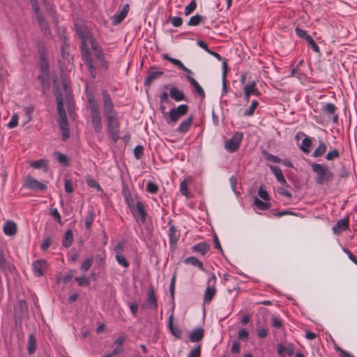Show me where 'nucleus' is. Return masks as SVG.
<instances>
[{
    "mask_svg": "<svg viewBox=\"0 0 357 357\" xmlns=\"http://www.w3.org/2000/svg\"><path fill=\"white\" fill-rule=\"evenodd\" d=\"M76 32L82 39L81 50L82 57L88 66L91 75L93 77H95L96 75V67L93 65L91 55V50L93 51L96 57L98 59L100 66H101L104 70H107L108 68L107 62L105 59V56L101 48L91 32L84 30L81 27H77Z\"/></svg>",
    "mask_w": 357,
    "mask_h": 357,
    "instance_id": "obj_1",
    "label": "nucleus"
},
{
    "mask_svg": "<svg viewBox=\"0 0 357 357\" xmlns=\"http://www.w3.org/2000/svg\"><path fill=\"white\" fill-rule=\"evenodd\" d=\"M54 84L56 88L55 96L57 102V113L59 116L58 123L62 135V139L63 141H66L70 137V130L64 106L66 105L69 113L70 114L72 107V96L70 89L66 82L63 83L62 90L59 89L55 79H54Z\"/></svg>",
    "mask_w": 357,
    "mask_h": 357,
    "instance_id": "obj_2",
    "label": "nucleus"
},
{
    "mask_svg": "<svg viewBox=\"0 0 357 357\" xmlns=\"http://www.w3.org/2000/svg\"><path fill=\"white\" fill-rule=\"evenodd\" d=\"M103 110L108 132L114 142H116L119 139V121L112 100L106 93H103Z\"/></svg>",
    "mask_w": 357,
    "mask_h": 357,
    "instance_id": "obj_3",
    "label": "nucleus"
},
{
    "mask_svg": "<svg viewBox=\"0 0 357 357\" xmlns=\"http://www.w3.org/2000/svg\"><path fill=\"white\" fill-rule=\"evenodd\" d=\"M86 98L93 128L96 132L100 133L102 131V123L99 104L92 93H88Z\"/></svg>",
    "mask_w": 357,
    "mask_h": 357,
    "instance_id": "obj_4",
    "label": "nucleus"
},
{
    "mask_svg": "<svg viewBox=\"0 0 357 357\" xmlns=\"http://www.w3.org/2000/svg\"><path fill=\"white\" fill-rule=\"evenodd\" d=\"M312 169L317 174L316 181L319 184L331 182L333 178V172L324 165L313 163Z\"/></svg>",
    "mask_w": 357,
    "mask_h": 357,
    "instance_id": "obj_5",
    "label": "nucleus"
},
{
    "mask_svg": "<svg viewBox=\"0 0 357 357\" xmlns=\"http://www.w3.org/2000/svg\"><path fill=\"white\" fill-rule=\"evenodd\" d=\"M126 202L136 220H140L142 223H144L146 220L147 213L146 212L144 204L141 202H137L136 203V207L134 208L132 202L127 197H126Z\"/></svg>",
    "mask_w": 357,
    "mask_h": 357,
    "instance_id": "obj_6",
    "label": "nucleus"
},
{
    "mask_svg": "<svg viewBox=\"0 0 357 357\" xmlns=\"http://www.w3.org/2000/svg\"><path fill=\"white\" fill-rule=\"evenodd\" d=\"M215 283V276L211 274L207 280V287L204 295V302L205 303H209L214 297L216 293Z\"/></svg>",
    "mask_w": 357,
    "mask_h": 357,
    "instance_id": "obj_7",
    "label": "nucleus"
},
{
    "mask_svg": "<svg viewBox=\"0 0 357 357\" xmlns=\"http://www.w3.org/2000/svg\"><path fill=\"white\" fill-rule=\"evenodd\" d=\"M40 71L41 75L38 76V79H40L42 84H45L47 82L49 84L50 82V77H49V63L47 60V56L45 53H41L40 55Z\"/></svg>",
    "mask_w": 357,
    "mask_h": 357,
    "instance_id": "obj_8",
    "label": "nucleus"
},
{
    "mask_svg": "<svg viewBox=\"0 0 357 357\" xmlns=\"http://www.w3.org/2000/svg\"><path fill=\"white\" fill-rule=\"evenodd\" d=\"M243 139L241 132H236L231 139L225 143V149L229 153L235 152L239 148Z\"/></svg>",
    "mask_w": 357,
    "mask_h": 357,
    "instance_id": "obj_9",
    "label": "nucleus"
},
{
    "mask_svg": "<svg viewBox=\"0 0 357 357\" xmlns=\"http://www.w3.org/2000/svg\"><path fill=\"white\" fill-rule=\"evenodd\" d=\"M188 111V107L182 104L177 107L172 108L169 112V117L172 122H176L181 116L185 115Z\"/></svg>",
    "mask_w": 357,
    "mask_h": 357,
    "instance_id": "obj_10",
    "label": "nucleus"
},
{
    "mask_svg": "<svg viewBox=\"0 0 357 357\" xmlns=\"http://www.w3.org/2000/svg\"><path fill=\"white\" fill-rule=\"evenodd\" d=\"M24 186L35 191L43 192L47 190L45 184L42 183L31 176H27L24 183Z\"/></svg>",
    "mask_w": 357,
    "mask_h": 357,
    "instance_id": "obj_11",
    "label": "nucleus"
},
{
    "mask_svg": "<svg viewBox=\"0 0 357 357\" xmlns=\"http://www.w3.org/2000/svg\"><path fill=\"white\" fill-rule=\"evenodd\" d=\"M47 264L44 259L36 260L32 264V270L34 275L40 277L43 275V272L47 269Z\"/></svg>",
    "mask_w": 357,
    "mask_h": 357,
    "instance_id": "obj_12",
    "label": "nucleus"
},
{
    "mask_svg": "<svg viewBox=\"0 0 357 357\" xmlns=\"http://www.w3.org/2000/svg\"><path fill=\"white\" fill-rule=\"evenodd\" d=\"M32 8L37 16V21L40 28L43 31L47 30V24L45 21L43 16L39 12V6L37 0H30Z\"/></svg>",
    "mask_w": 357,
    "mask_h": 357,
    "instance_id": "obj_13",
    "label": "nucleus"
},
{
    "mask_svg": "<svg viewBox=\"0 0 357 357\" xmlns=\"http://www.w3.org/2000/svg\"><path fill=\"white\" fill-rule=\"evenodd\" d=\"M147 305L148 307L151 310H155L158 307L157 298L155 296V289L152 286L149 287L148 290Z\"/></svg>",
    "mask_w": 357,
    "mask_h": 357,
    "instance_id": "obj_14",
    "label": "nucleus"
},
{
    "mask_svg": "<svg viewBox=\"0 0 357 357\" xmlns=\"http://www.w3.org/2000/svg\"><path fill=\"white\" fill-rule=\"evenodd\" d=\"M244 94L255 95L258 96L260 94L259 89L257 88V84L255 81L248 83L243 87Z\"/></svg>",
    "mask_w": 357,
    "mask_h": 357,
    "instance_id": "obj_15",
    "label": "nucleus"
},
{
    "mask_svg": "<svg viewBox=\"0 0 357 357\" xmlns=\"http://www.w3.org/2000/svg\"><path fill=\"white\" fill-rule=\"evenodd\" d=\"M192 120L193 118L192 116L184 119L178 126L176 131L183 134L187 132L192 126Z\"/></svg>",
    "mask_w": 357,
    "mask_h": 357,
    "instance_id": "obj_16",
    "label": "nucleus"
},
{
    "mask_svg": "<svg viewBox=\"0 0 357 357\" xmlns=\"http://www.w3.org/2000/svg\"><path fill=\"white\" fill-rule=\"evenodd\" d=\"M128 13V5L126 4L119 13L115 14L112 17L113 24H118L121 23L126 18Z\"/></svg>",
    "mask_w": 357,
    "mask_h": 357,
    "instance_id": "obj_17",
    "label": "nucleus"
},
{
    "mask_svg": "<svg viewBox=\"0 0 357 357\" xmlns=\"http://www.w3.org/2000/svg\"><path fill=\"white\" fill-rule=\"evenodd\" d=\"M3 232L6 236H13L17 233V225L13 221H8L4 224Z\"/></svg>",
    "mask_w": 357,
    "mask_h": 357,
    "instance_id": "obj_18",
    "label": "nucleus"
},
{
    "mask_svg": "<svg viewBox=\"0 0 357 357\" xmlns=\"http://www.w3.org/2000/svg\"><path fill=\"white\" fill-rule=\"evenodd\" d=\"M349 227V220L347 218L340 219L337 224L333 226V231L335 234H340L341 231L346 230Z\"/></svg>",
    "mask_w": 357,
    "mask_h": 357,
    "instance_id": "obj_19",
    "label": "nucleus"
},
{
    "mask_svg": "<svg viewBox=\"0 0 357 357\" xmlns=\"http://www.w3.org/2000/svg\"><path fill=\"white\" fill-rule=\"evenodd\" d=\"M169 96L177 102L183 100L185 98L184 93L176 86H172L170 88Z\"/></svg>",
    "mask_w": 357,
    "mask_h": 357,
    "instance_id": "obj_20",
    "label": "nucleus"
},
{
    "mask_svg": "<svg viewBox=\"0 0 357 357\" xmlns=\"http://www.w3.org/2000/svg\"><path fill=\"white\" fill-rule=\"evenodd\" d=\"M209 250V245L205 242L199 243L192 247L193 252L199 253L202 256L205 255Z\"/></svg>",
    "mask_w": 357,
    "mask_h": 357,
    "instance_id": "obj_21",
    "label": "nucleus"
},
{
    "mask_svg": "<svg viewBox=\"0 0 357 357\" xmlns=\"http://www.w3.org/2000/svg\"><path fill=\"white\" fill-rule=\"evenodd\" d=\"M269 168L279 182H280L282 184L287 183L283 173L279 167L276 166L269 165Z\"/></svg>",
    "mask_w": 357,
    "mask_h": 357,
    "instance_id": "obj_22",
    "label": "nucleus"
},
{
    "mask_svg": "<svg viewBox=\"0 0 357 357\" xmlns=\"http://www.w3.org/2000/svg\"><path fill=\"white\" fill-rule=\"evenodd\" d=\"M204 335V331L202 328H196L193 330L191 333L190 334V340L193 342H198L199 341Z\"/></svg>",
    "mask_w": 357,
    "mask_h": 357,
    "instance_id": "obj_23",
    "label": "nucleus"
},
{
    "mask_svg": "<svg viewBox=\"0 0 357 357\" xmlns=\"http://www.w3.org/2000/svg\"><path fill=\"white\" fill-rule=\"evenodd\" d=\"M37 348L36 340L33 335L31 334L28 338L27 350L29 354L35 353Z\"/></svg>",
    "mask_w": 357,
    "mask_h": 357,
    "instance_id": "obj_24",
    "label": "nucleus"
},
{
    "mask_svg": "<svg viewBox=\"0 0 357 357\" xmlns=\"http://www.w3.org/2000/svg\"><path fill=\"white\" fill-rule=\"evenodd\" d=\"M30 166L34 169H45V171L47 169L48 161L45 159H40L38 160L31 161Z\"/></svg>",
    "mask_w": 357,
    "mask_h": 357,
    "instance_id": "obj_25",
    "label": "nucleus"
},
{
    "mask_svg": "<svg viewBox=\"0 0 357 357\" xmlns=\"http://www.w3.org/2000/svg\"><path fill=\"white\" fill-rule=\"evenodd\" d=\"M190 84L195 88L197 93L201 96H204V91L199 83L191 76H186Z\"/></svg>",
    "mask_w": 357,
    "mask_h": 357,
    "instance_id": "obj_26",
    "label": "nucleus"
},
{
    "mask_svg": "<svg viewBox=\"0 0 357 357\" xmlns=\"http://www.w3.org/2000/svg\"><path fill=\"white\" fill-rule=\"evenodd\" d=\"M163 74L162 71H151L149 73L148 76L145 80L144 84L149 85L153 80L158 78Z\"/></svg>",
    "mask_w": 357,
    "mask_h": 357,
    "instance_id": "obj_27",
    "label": "nucleus"
},
{
    "mask_svg": "<svg viewBox=\"0 0 357 357\" xmlns=\"http://www.w3.org/2000/svg\"><path fill=\"white\" fill-rule=\"evenodd\" d=\"M54 157L56 158L58 162L63 165V166H68L70 164L69 158L68 156L65 154H63L59 152H54Z\"/></svg>",
    "mask_w": 357,
    "mask_h": 357,
    "instance_id": "obj_28",
    "label": "nucleus"
},
{
    "mask_svg": "<svg viewBox=\"0 0 357 357\" xmlns=\"http://www.w3.org/2000/svg\"><path fill=\"white\" fill-rule=\"evenodd\" d=\"M185 264H190L194 266H197L201 271H204V268L202 261L195 257H190L185 259Z\"/></svg>",
    "mask_w": 357,
    "mask_h": 357,
    "instance_id": "obj_29",
    "label": "nucleus"
},
{
    "mask_svg": "<svg viewBox=\"0 0 357 357\" xmlns=\"http://www.w3.org/2000/svg\"><path fill=\"white\" fill-rule=\"evenodd\" d=\"M73 241V234L71 230H68L65 233L64 239L62 242V245L65 248H68L71 245Z\"/></svg>",
    "mask_w": 357,
    "mask_h": 357,
    "instance_id": "obj_30",
    "label": "nucleus"
},
{
    "mask_svg": "<svg viewBox=\"0 0 357 357\" xmlns=\"http://www.w3.org/2000/svg\"><path fill=\"white\" fill-rule=\"evenodd\" d=\"M168 234L170 243H176L178 238V234L174 226L169 227Z\"/></svg>",
    "mask_w": 357,
    "mask_h": 357,
    "instance_id": "obj_31",
    "label": "nucleus"
},
{
    "mask_svg": "<svg viewBox=\"0 0 357 357\" xmlns=\"http://www.w3.org/2000/svg\"><path fill=\"white\" fill-rule=\"evenodd\" d=\"M326 145L325 143L320 142L318 147L314 150L312 155L314 157H320L326 151Z\"/></svg>",
    "mask_w": 357,
    "mask_h": 357,
    "instance_id": "obj_32",
    "label": "nucleus"
},
{
    "mask_svg": "<svg viewBox=\"0 0 357 357\" xmlns=\"http://www.w3.org/2000/svg\"><path fill=\"white\" fill-rule=\"evenodd\" d=\"M255 205L260 210L264 211L271 206L270 203L268 202H263L260 200L259 198L255 197L254 199Z\"/></svg>",
    "mask_w": 357,
    "mask_h": 357,
    "instance_id": "obj_33",
    "label": "nucleus"
},
{
    "mask_svg": "<svg viewBox=\"0 0 357 357\" xmlns=\"http://www.w3.org/2000/svg\"><path fill=\"white\" fill-rule=\"evenodd\" d=\"M258 105H259L258 101L253 100L251 102V105L249 107V108L244 112V116H252L254 114L255 111Z\"/></svg>",
    "mask_w": 357,
    "mask_h": 357,
    "instance_id": "obj_34",
    "label": "nucleus"
},
{
    "mask_svg": "<svg viewBox=\"0 0 357 357\" xmlns=\"http://www.w3.org/2000/svg\"><path fill=\"white\" fill-rule=\"evenodd\" d=\"M203 19V16L197 14L190 17V20L188 22V24L189 26H197Z\"/></svg>",
    "mask_w": 357,
    "mask_h": 357,
    "instance_id": "obj_35",
    "label": "nucleus"
},
{
    "mask_svg": "<svg viewBox=\"0 0 357 357\" xmlns=\"http://www.w3.org/2000/svg\"><path fill=\"white\" fill-rule=\"evenodd\" d=\"M311 144H312L311 139L308 137H305L302 140L300 148L303 152L308 153L309 148L311 146Z\"/></svg>",
    "mask_w": 357,
    "mask_h": 357,
    "instance_id": "obj_36",
    "label": "nucleus"
},
{
    "mask_svg": "<svg viewBox=\"0 0 357 357\" xmlns=\"http://www.w3.org/2000/svg\"><path fill=\"white\" fill-rule=\"evenodd\" d=\"M25 116H26V121L25 123L29 122L32 119V114L33 112V106H28L24 108L23 109Z\"/></svg>",
    "mask_w": 357,
    "mask_h": 357,
    "instance_id": "obj_37",
    "label": "nucleus"
},
{
    "mask_svg": "<svg viewBox=\"0 0 357 357\" xmlns=\"http://www.w3.org/2000/svg\"><path fill=\"white\" fill-rule=\"evenodd\" d=\"M93 262V257H89V258L86 259L83 262V264H82V266L80 267L81 271H82L84 272H86L90 268V267L91 266Z\"/></svg>",
    "mask_w": 357,
    "mask_h": 357,
    "instance_id": "obj_38",
    "label": "nucleus"
},
{
    "mask_svg": "<svg viewBox=\"0 0 357 357\" xmlns=\"http://www.w3.org/2000/svg\"><path fill=\"white\" fill-rule=\"evenodd\" d=\"M116 260L118 264L122 266L124 268H128L129 266V263L127 259L123 256L121 254L116 255Z\"/></svg>",
    "mask_w": 357,
    "mask_h": 357,
    "instance_id": "obj_39",
    "label": "nucleus"
},
{
    "mask_svg": "<svg viewBox=\"0 0 357 357\" xmlns=\"http://www.w3.org/2000/svg\"><path fill=\"white\" fill-rule=\"evenodd\" d=\"M86 183L91 188H96L98 190H102L100 185L91 176L86 177Z\"/></svg>",
    "mask_w": 357,
    "mask_h": 357,
    "instance_id": "obj_40",
    "label": "nucleus"
},
{
    "mask_svg": "<svg viewBox=\"0 0 357 357\" xmlns=\"http://www.w3.org/2000/svg\"><path fill=\"white\" fill-rule=\"evenodd\" d=\"M179 189L181 193L183 195L185 196L186 197H188V179H185L181 182Z\"/></svg>",
    "mask_w": 357,
    "mask_h": 357,
    "instance_id": "obj_41",
    "label": "nucleus"
},
{
    "mask_svg": "<svg viewBox=\"0 0 357 357\" xmlns=\"http://www.w3.org/2000/svg\"><path fill=\"white\" fill-rule=\"evenodd\" d=\"M163 58L181 69L183 66V63L180 60L172 58L169 56L167 54H164Z\"/></svg>",
    "mask_w": 357,
    "mask_h": 357,
    "instance_id": "obj_42",
    "label": "nucleus"
},
{
    "mask_svg": "<svg viewBox=\"0 0 357 357\" xmlns=\"http://www.w3.org/2000/svg\"><path fill=\"white\" fill-rule=\"evenodd\" d=\"M197 7V3L195 0L192 1L185 8V15H189L191 13H192Z\"/></svg>",
    "mask_w": 357,
    "mask_h": 357,
    "instance_id": "obj_43",
    "label": "nucleus"
},
{
    "mask_svg": "<svg viewBox=\"0 0 357 357\" xmlns=\"http://www.w3.org/2000/svg\"><path fill=\"white\" fill-rule=\"evenodd\" d=\"M158 190V186L153 182H148L146 184V191L151 194H155Z\"/></svg>",
    "mask_w": 357,
    "mask_h": 357,
    "instance_id": "obj_44",
    "label": "nucleus"
},
{
    "mask_svg": "<svg viewBox=\"0 0 357 357\" xmlns=\"http://www.w3.org/2000/svg\"><path fill=\"white\" fill-rule=\"evenodd\" d=\"M169 330L172 333V334L176 337V338H180L181 335H182V332L181 331V329L178 327V326H174V325L172 326H169Z\"/></svg>",
    "mask_w": 357,
    "mask_h": 357,
    "instance_id": "obj_45",
    "label": "nucleus"
},
{
    "mask_svg": "<svg viewBox=\"0 0 357 357\" xmlns=\"http://www.w3.org/2000/svg\"><path fill=\"white\" fill-rule=\"evenodd\" d=\"M18 123V116L17 114H13L11 119L8 123V128H14L17 126Z\"/></svg>",
    "mask_w": 357,
    "mask_h": 357,
    "instance_id": "obj_46",
    "label": "nucleus"
},
{
    "mask_svg": "<svg viewBox=\"0 0 357 357\" xmlns=\"http://www.w3.org/2000/svg\"><path fill=\"white\" fill-rule=\"evenodd\" d=\"M94 220V214L93 212L89 213L88 216L85 218V225L86 229H89Z\"/></svg>",
    "mask_w": 357,
    "mask_h": 357,
    "instance_id": "obj_47",
    "label": "nucleus"
},
{
    "mask_svg": "<svg viewBox=\"0 0 357 357\" xmlns=\"http://www.w3.org/2000/svg\"><path fill=\"white\" fill-rule=\"evenodd\" d=\"M339 156H340L339 151L337 149H334L331 151H329L326 154V158L328 160H333L335 158H339Z\"/></svg>",
    "mask_w": 357,
    "mask_h": 357,
    "instance_id": "obj_48",
    "label": "nucleus"
},
{
    "mask_svg": "<svg viewBox=\"0 0 357 357\" xmlns=\"http://www.w3.org/2000/svg\"><path fill=\"white\" fill-rule=\"evenodd\" d=\"M324 110L329 114H334L336 110V107L333 103H326L324 106Z\"/></svg>",
    "mask_w": 357,
    "mask_h": 357,
    "instance_id": "obj_49",
    "label": "nucleus"
},
{
    "mask_svg": "<svg viewBox=\"0 0 357 357\" xmlns=\"http://www.w3.org/2000/svg\"><path fill=\"white\" fill-rule=\"evenodd\" d=\"M170 21L172 25L175 27H179L183 24V20L180 17H171Z\"/></svg>",
    "mask_w": 357,
    "mask_h": 357,
    "instance_id": "obj_50",
    "label": "nucleus"
},
{
    "mask_svg": "<svg viewBox=\"0 0 357 357\" xmlns=\"http://www.w3.org/2000/svg\"><path fill=\"white\" fill-rule=\"evenodd\" d=\"M295 31L298 36H299L301 38L305 39V40H307V38L308 37H311L310 35L307 33V32L305 30L301 29L298 27H296L295 29Z\"/></svg>",
    "mask_w": 357,
    "mask_h": 357,
    "instance_id": "obj_51",
    "label": "nucleus"
},
{
    "mask_svg": "<svg viewBox=\"0 0 357 357\" xmlns=\"http://www.w3.org/2000/svg\"><path fill=\"white\" fill-rule=\"evenodd\" d=\"M271 326L275 328H280L282 326V323L278 317H273L271 319Z\"/></svg>",
    "mask_w": 357,
    "mask_h": 357,
    "instance_id": "obj_52",
    "label": "nucleus"
},
{
    "mask_svg": "<svg viewBox=\"0 0 357 357\" xmlns=\"http://www.w3.org/2000/svg\"><path fill=\"white\" fill-rule=\"evenodd\" d=\"M50 214L55 218L58 223L62 224L61 217L57 208H52L50 211Z\"/></svg>",
    "mask_w": 357,
    "mask_h": 357,
    "instance_id": "obj_53",
    "label": "nucleus"
},
{
    "mask_svg": "<svg viewBox=\"0 0 357 357\" xmlns=\"http://www.w3.org/2000/svg\"><path fill=\"white\" fill-rule=\"evenodd\" d=\"M308 44L311 46L312 49L315 52H319V47L317 44L314 42V40L312 38V37H308L306 40Z\"/></svg>",
    "mask_w": 357,
    "mask_h": 357,
    "instance_id": "obj_54",
    "label": "nucleus"
},
{
    "mask_svg": "<svg viewBox=\"0 0 357 357\" xmlns=\"http://www.w3.org/2000/svg\"><path fill=\"white\" fill-rule=\"evenodd\" d=\"M75 280L77 281L79 286H88L89 281L84 275L81 277H77Z\"/></svg>",
    "mask_w": 357,
    "mask_h": 357,
    "instance_id": "obj_55",
    "label": "nucleus"
},
{
    "mask_svg": "<svg viewBox=\"0 0 357 357\" xmlns=\"http://www.w3.org/2000/svg\"><path fill=\"white\" fill-rule=\"evenodd\" d=\"M123 351V348L116 347L112 351L104 355L102 357H113L114 356H116L120 354Z\"/></svg>",
    "mask_w": 357,
    "mask_h": 357,
    "instance_id": "obj_56",
    "label": "nucleus"
},
{
    "mask_svg": "<svg viewBox=\"0 0 357 357\" xmlns=\"http://www.w3.org/2000/svg\"><path fill=\"white\" fill-rule=\"evenodd\" d=\"M249 334L245 329H241L238 333V338L241 340H247L248 339Z\"/></svg>",
    "mask_w": 357,
    "mask_h": 357,
    "instance_id": "obj_57",
    "label": "nucleus"
},
{
    "mask_svg": "<svg viewBox=\"0 0 357 357\" xmlns=\"http://www.w3.org/2000/svg\"><path fill=\"white\" fill-rule=\"evenodd\" d=\"M265 158H266V160H267L268 161H271L274 163L280 162L281 160L280 158H278L276 155H272L271 153H266L265 155Z\"/></svg>",
    "mask_w": 357,
    "mask_h": 357,
    "instance_id": "obj_58",
    "label": "nucleus"
},
{
    "mask_svg": "<svg viewBox=\"0 0 357 357\" xmlns=\"http://www.w3.org/2000/svg\"><path fill=\"white\" fill-rule=\"evenodd\" d=\"M258 195L259 196L263 199L265 201H268V199H269V196H268V192H266V190H265L264 189H263L262 187H260L259 188V190H258Z\"/></svg>",
    "mask_w": 357,
    "mask_h": 357,
    "instance_id": "obj_59",
    "label": "nucleus"
},
{
    "mask_svg": "<svg viewBox=\"0 0 357 357\" xmlns=\"http://www.w3.org/2000/svg\"><path fill=\"white\" fill-rule=\"evenodd\" d=\"M64 188H65L66 192L68 193H71L73 192V190H74L73 185L72 182L70 180L66 179L65 181Z\"/></svg>",
    "mask_w": 357,
    "mask_h": 357,
    "instance_id": "obj_60",
    "label": "nucleus"
},
{
    "mask_svg": "<svg viewBox=\"0 0 357 357\" xmlns=\"http://www.w3.org/2000/svg\"><path fill=\"white\" fill-rule=\"evenodd\" d=\"M51 243H52V241L50 238H45L40 245V249L43 251L47 250L49 248V247L50 246Z\"/></svg>",
    "mask_w": 357,
    "mask_h": 357,
    "instance_id": "obj_61",
    "label": "nucleus"
},
{
    "mask_svg": "<svg viewBox=\"0 0 357 357\" xmlns=\"http://www.w3.org/2000/svg\"><path fill=\"white\" fill-rule=\"evenodd\" d=\"M201 350L199 347L192 349L188 357H200Z\"/></svg>",
    "mask_w": 357,
    "mask_h": 357,
    "instance_id": "obj_62",
    "label": "nucleus"
},
{
    "mask_svg": "<svg viewBox=\"0 0 357 357\" xmlns=\"http://www.w3.org/2000/svg\"><path fill=\"white\" fill-rule=\"evenodd\" d=\"M124 248V243L123 242H119L116 245V246L114 248V250L116 252V255H120L123 252Z\"/></svg>",
    "mask_w": 357,
    "mask_h": 357,
    "instance_id": "obj_63",
    "label": "nucleus"
},
{
    "mask_svg": "<svg viewBox=\"0 0 357 357\" xmlns=\"http://www.w3.org/2000/svg\"><path fill=\"white\" fill-rule=\"evenodd\" d=\"M257 333L259 337L264 338L267 335V330L265 328H259L257 330Z\"/></svg>",
    "mask_w": 357,
    "mask_h": 357,
    "instance_id": "obj_64",
    "label": "nucleus"
}]
</instances>
